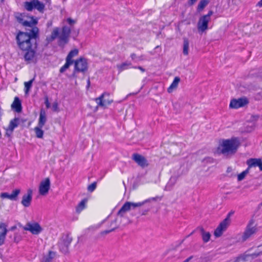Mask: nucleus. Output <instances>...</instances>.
I'll return each instance as SVG.
<instances>
[{
    "mask_svg": "<svg viewBox=\"0 0 262 262\" xmlns=\"http://www.w3.org/2000/svg\"><path fill=\"white\" fill-rule=\"evenodd\" d=\"M38 32L37 27H33L28 32H19L16 37L18 47L23 51L36 48Z\"/></svg>",
    "mask_w": 262,
    "mask_h": 262,
    "instance_id": "f257e3e1",
    "label": "nucleus"
},
{
    "mask_svg": "<svg viewBox=\"0 0 262 262\" xmlns=\"http://www.w3.org/2000/svg\"><path fill=\"white\" fill-rule=\"evenodd\" d=\"M246 164L250 171L252 168L258 167L259 171H262V159L261 158H250L246 161Z\"/></svg>",
    "mask_w": 262,
    "mask_h": 262,
    "instance_id": "9b49d317",
    "label": "nucleus"
},
{
    "mask_svg": "<svg viewBox=\"0 0 262 262\" xmlns=\"http://www.w3.org/2000/svg\"><path fill=\"white\" fill-rule=\"evenodd\" d=\"M13 131H11L9 129V127H8V128L6 129V133L5 134V136H7V137H10L12 134Z\"/></svg>",
    "mask_w": 262,
    "mask_h": 262,
    "instance_id": "37998d69",
    "label": "nucleus"
},
{
    "mask_svg": "<svg viewBox=\"0 0 262 262\" xmlns=\"http://www.w3.org/2000/svg\"><path fill=\"white\" fill-rule=\"evenodd\" d=\"M209 3V0H201L198 5L197 11L200 12L203 10Z\"/></svg>",
    "mask_w": 262,
    "mask_h": 262,
    "instance_id": "cd10ccee",
    "label": "nucleus"
},
{
    "mask_svg": "<svg viewBox=\"0 0 262 262\" xmlns=\"http://www.w3.org/2000/svg\"><path fill=\"white\" fill-rule=\"evenodd\" d=\"M97 183L96 182H93L91 185H90L88 187V190L90 192H93L96 188Z\"/></svg>",
    "mask_w": 262,
    "mask_h": 262,
    "instance_id": "58836bf2",
    "label": "nucleus"
},
{
    "mask_svg": "<svg viewBox=\"0 0 262 262\" xmlns=\"http://www.w3.org/2000/svg\"><path fill=\"white\" fill-rule=\"evenodd\" d=\"M24 230L30 231L33 234H38L42 228L38 223H28L24 228Z\"/></svg>",
    "mask_w": 262,
    "mask_h": 262,
    "instance_id": "dca6fc26",
    "label": "nucleus"
},
{
    "mask_svg": "<svg viewBox=\"0 0 262 262\" xmlns=\"http://www.w3.org/2000/svg\"><path fill=\"white\" fill-rule=\"evenodd\" d=\"M24 7L28 11H32L34 9H36L39 12H43L45 9V5L38 0L25 2L24 3Z\"/></svg>",
    "mask_w": 262,
    "mask_h": 262,
    "instance_id": "423d86ee",
    "label": "nucleus"
},
{
    "mask_svg": "<svg viewBox=\"0 0 262 262\" xmlns=\"http://www.w3.org/2000/svg\"><path fill=\"white\" fill-rule=\"evenodd\" d=\"M177 258L178 259H179V258H180V257H179V256H177Z\"/></svg>",
    "mask_w": 262,
    "mask_h": 262,
    "instance_id": "13d9d810",
    "label": "nucleus"
},
{
    "mask_svg": "<svg viewBox=\"0 0 262 262\" xmlns=\"http://www.w3.org/2000/svg\"><path fill=\"white\" fill-rule=\"evenodd\" d=\"M232 214V212L229 213L227 217L219 224L218 227L214 231V236H215L216 237L221 236L222 235L223 232L226 230L228 225L230 224V220L229 217L230 215Z\"/></svg>",
    "mask_w": 262,
    "mask_h": 262,
    "instance_id": "6e6552de",
    "label": "nucleus"
},
{
    "mask_svg": "<svg viewBox=\"0 0 262 262\" xmlns=\"http://www.w3.org/2000/svg\"><path fill=\"white\" fill-rule=\"evenodd\" d=\"M1 197L3 199H8L11 200L10 195L7 192H3L1 193Z\"/></svg>",
    "mask_w": 262,
    "mask_h": 262,
    "instance_id": "ea45409f",
    "label": "nucleus"
},
{
    "mask_svg": "<svg viewBox=\"0 0 262 262\" xmlns=\"http://www.w3.org/2000/svg\"><path fill=\"white\" fill-rule=\"evenodd\" d=\"M41 128L38 126L34 128L36 136L38 138H42L43 135V131L41 129Z\"/></svg>",
    "mask_w": 262,
    "mask_h": 262,
    "instance_id": "c9c22d12",
    "label": "nucleus"
},
{
    "mask_svg": "<svg viewBox=\"0 0 262 262\" xmlns=\"http://www.w3.org/2000/svg\"><path fill=\"white\" fill-rule=\"evenodd\" d=\"M247 255H241L235 258L234 262L246 261Z\"/></svg>",
    "mask_w": 262,
    "mask_h": 262,
    "instance_id": "4c0bfd02",
    "label": "nucleus"
},
{
    "mask_svg": "<svg viewBox=\"0 0 262 262\" xmlns=\"http://www.w3.org/2000/svg\"><path fill=\"white\" fill-rule=\"evenodd\" d=\"M88 202V199H84L82 200L78 205L76 208V211L77 212H80L85 207V205Z\"/></svg>",
    "mask_w": 262,
    "mask_h": 262,
    "instance_id": "c85d7f7f",
    "label": "nucleus"
},
{
    "mask_svg": "<svg viewBox=\"0 0 262 262\" xmlns=\"http://www.w3.org/2000/svg\"><path fill=\"white\" fill-rule=\"evenodd\" d=\"M198 0H189L188 1V4L189 5H193Z\"/></svg>",
    "mask_w": 262,
    "mask_h": 262,
    "instance_id": "de8ad7c7",
    "label": "nucleus"
},
{
    "mask_svg": "<svg viewBox=\"0 0 262 262\" xmlns=\"http://www.w3.org/2000/svg\"><path fill=\"white\" fill-rule=\"evenodd\" d=\"M200 230L203 242L204 243H207L209 242L211 237L210 233L209 232L205 231L202 227L200 228Z\"/></svg>",
    "mask_w": 262,
    "mask_h": 262,
    "instance_id": "5701e85b",
    "label": "nucleus"
},
{
    "mask_svg": "<svg viewBox=\"0 0 262 262\" xmlns=\"http://www.w3.org/2000/svg\"><path fill=\"white\" fill-rule=\"evenodd\" d=\"M45 104L47 107V108H49L50 107V103L49 102L48 98L47 97L45 99Z\"/></svg>",
    "mask_w": 262,
    "mask_h": 262,
    "instance_id": "49530a36",
    "label": "nucleus"
},
{
    "mask_svg": "<svg viewBox=\"0 0 262 262\" xmlns=\"http://www.w3.org/2000/svg\"><path fill=\"white\" fill-rule=\"evenodd\" d=\"M66 245L69 247L72 241V237L70 233L63 235L60 239Z\"/></svg>",
    "mask_w": 262,
    "mask_h": 262,
    "instance_id": "a878e982",
    "label": "nucleus"
},
{
    "mask_svg": "<svg viewBox=\"0 0 262 262\" xmlns=\"http://www.w3.org/2000/svg\"><path fill=\"white\" fill-rule=\"evenodd\" d=\"M258 231L256 225L253 219H251L247 224L246 229L242 236V242H245L250 237L254 235Z\"/></svg>",
    "mask_w": 262,
    "mask_h": 262,
    "instance_id": "20e7f679",
    "label": "nucleus"
},
{
    "mask_svg": "<svg viewBox=\"0 0 262 262\" xmlns=\"http://www.w3.org/2000/svg\"><path fill=\"white\" fill-rule=\"evenodd\" d=\"M113 230H114V229H112V230H107V231H105V233H109V232H110L111 231H113Z\"/></svg>",
    "mask_w": 262,
    "mask_h": 262,
    "instance_id": "5fc2aeb1",
    "label": "nucleus"
},
{
    "mask_svg": "<svg viewBox=\"0 0 262 262\" xmlns=\"http://www.w3.org/2000/svg\"><path fill=\"white\" fill-rule=\"evenodd\" d=\"M130 57L132 58V60H135L136 58V54H135V53L131 54Z\"/></svg>",
    "mask_w": 262,
    "mask_h": 262,
    "instance_id": "3c124183",
    "label": "nucleus"
},
{
    "mask_svg": "<svg viewBox=\"0 0 262 262\" xmlns=\"http://www.w3.org/2000/svg\"><path fill=\"white\" fill-rule=\"evenodd\" d=\"M213 11L212 10H210L208 12L207 14L204 15L203 16L205 17V18H207V19H208L209 20H210V19H211V18H210L211 16L213 14Z\"/></svg>",
    "mask_w": 262,
    "mask_h": 262,
    "instance_id": "79ce46f5",
    "label": "nucleus"
},
{
    "mask_svg": "<svg viewBox=\"0 0 262 262\" xmlns=\"http://www.w3.org/2000/svg\"><path fill=\"white\" fill-rule=\"evenodd\" d=\"M7 225L4 223H0V246L4 243L6 235L7 233Z\"/></svg>",
    "mask_w": 262,
    "mask_h": 262,
    "instance_id": "a211bd4d",
    "label": "nucleus"
},
{
    "mask_svg": "<svg viewBox=\"0 0 262 262\" xmlns=\"http://www.w3.org/2000/svg\"><path fill=\"white\" fill-rule=\"evenodd\" d=\"M17 21L24 27H28L31 29L33 27H36L35 26L37 24V20L32 17L30 20H26L24 18V16L21 14H18L15 16Z\"/></svg>",
    "mask_w": 262,
    "mask_h": 262,
    "instance_id": "1a4fd4ad",
    "label": "nucleus"
},
{
    "mask_svg": "<svg viewBox=\"0 0 262 262\" xmlns=\"http://www.w3.org/2000/svg\"><path fill=\"white\" fill-rule=\"evenodd\" d=\"M180 81V78L179 77H176L170 86L168 88L167 92L169 93H171L174 89H176L178 87Z\"/></svg>",
    "mask_w": 262,
    "mask_h": 262,
    "instance_id": "b1692460",
    "label": "nucleus"
},
{
    "mask_svg": "<svg viewBox=\"0 0 262 262\" xmlns=\"http://www.w3.org/2000/svg\"><path fill=\"white\" fill-rule=\"evenodd\" d=\"M193 257V256L192 255L189 256L184 260V262H189Z\"/></svg>",
    "mask_w": 262,
    "mask_h": 262,
    "instance_id": "8fccbe9b",
    "label": "nucleus"
},
{
    "mask_svg": "<svg viewBox=\"0 0 262 262\" xmlns=\"http://www.w3.org/2000/svg\"><path fill=\"white\" fill-rule=\"evenodd\" d=\"M34 80V78H33L29 81L25 82V92L26 94H27L31 88Z\"/></svg>",
    "mask_w": 262,
    "mask_h": 262,
    "instance_id": "72a5a7b5",
    "label": "nucleus"
},
{
    "mask_svg": "<svg viewBox=\"0 0 262 262\" xmlns=\"http://www.w3.org/2000/svg\"><path fill=\"white\" fill-rule=\"evenodd\" d=\"M78 54V50L77 49H75L74 50H71L68 54V56L66 57L67 60H69V61L74 62V61L72 58L77 56Z\"/></svg>",
    "mask_w": 262,
    "mask_h": 262,
    "instance_id": "393cba45",
    "label": "nucleus"
},
{
    "mask_svg": "<svg viewBox=\"0 0 262 262\" xmlns=\"http://www.w3.org/2000/svg\"><path fill=\"white\" fill-rule=\"evenodd\" d=\"M47 121L46 113L43 109H41L39 113V118L38 126L42 127Z\"/></svg>",
    "mask_w": 262,
    "mask_h": 262,
    "instance_id": "aec40b11",
    "label": "nucleus"
},
{
    "mask_svg": "<svg viewBox=\"0 0 262 262\" xmlns=\"http://www.w3.org/2000/svg\"><path fill=\"white\" fill-rule=\"evenodd\" d=\"M71 32V28L68 26L62 27L61 31L59 28L55 27L53 29L51 35L47 37L46 39L48 42H51L58 38V46L63 48L69 41Z\"/></svg>",
    "mask_w": 262,
    "mask_h": 262,
    "instance_id": "f03ea898",
    "label": "nucleus"
},
{
    "mask_svg": "<svg viewBox=\"0 0 262 262\" xmlns=\"http://www.w3.org/2000/svg\"><path fill=\"white\" fill-rule=\"evenodd\" d=\"M67 22L71 26L73 25L75 23V21L71 18H68L67 20Z\"/></svg>",
    "mask_w": 262,
    "mask_h": 262,
    "instance_id": "c03bdc74",
    "label": "nucleus"
},
{
    "mask_svg": "<svg viewBox=\"0 0 262 262\" xmlns=\"http://www.w3.org/2000/svg\"><path fill=\"white\" fill-rule=\"evenodd\" d=\"M239 145L240 142L237 137L223 139L220 143L217 151L224 156H231L236 152Z\"/></svg>",
    "mask_w": 262,
    "mask_h": 262,
    "instance_id": "7ed1b4c3",
    "label": "nucleus"
},
{
    "mask_svg": "<svg viewBox=\"0 0 262 262\" xmlns=\"http://www.w3.org/2000/svg\"><path fill=\"white\" fill-rule=\"evenodd\" d=\"M132 66V63L128 62H125L121 64L117 65V68L120 72H122L123 70L127 69L128 67Z\"/></svg>",
    "mask_w": 262,
    "mask_h": 262,
    "instance_id": "c756f323",
    "label": "nucleus"
},
{
    "mask_svg": "<svg viewBox=\"0 0 262 262\" xmlns=\"http://www.w3.org/2000/svg\"><path fill=\"white\" fill-rule=\"evenodd\" d=\"M159 48V46H157V47H156V49H157V48Z\"/></svg>",
    "mask_w": 262,
    "mask_h": 262,
    "instance_id": "052dcab7",
    "label": "nucleus"
},
{
    "mask_svg": "<svg viewBox=\"0 0 262 262\" xmlns=\"http://www.w3.org/2000/svg\"><path fill=\"white\" fill-rule=\"evenodd\" d=\"M90 81H89V80H88V85H90Z\"/></svg>",
    "mask_w": 262,
    "mask_h": 262,
    "instance_id": "4d7b16f0",
    "label": "nucleus"
},
{
    "mask_svg": "<svg viewBox=\"0 0 262 262\" xmlns=\"http://www.w3.org/2000/svg\"><path fill=\"white\" fill-rule=\"evenodd\" d=\"M20 193V190L19 189H16L14 190L12 193L10 194V198L11 200H16L18 195Z\"/></svg>",
    "mask_w": 262,
    "mask_h": 262,
    "instance_id": "e433bc0d",
    "label": "nucleus"
},
{
    "mask_svg": "<svg viewBox=\"0 0 262 262\" xmlns=\"http://www.w3.org/2000/svg\"><path fill=\"white\" fill-rule=\"evenodd\" d=\"M14 241L15 242H17V243L18 242V241H17V238H16V237H14Z\"/></svg>",
    "mask_w": 262,
    "mask_h": 262,
    "instance_id": "6e6d98bb",
    "label": "nucleus"
},
{
    "mask_svg": "<svg viewBox=\"0 0 262 262\" xmlns=\"http://www.w3.org/2000/svg\"><path fill=\"white\" fill-rule=\"evenodd\" d=\"M74 70L73 74L76 73H84L88 70V64L86 59L80 57L74 62Z\"/></svg>",
    "mask_w": 262,
    "mask_h": 262,
    "instance_id": "0eeeda50",
    "label": "nucleus"
},
{
    "mask_svg": "<svg viewBox=\"0 0 262 262\" xmlns=\"http://www.w3.org/2000/svg\"><path fill=\"white\" fill-rule=\"evenodd\" d=\"M146 202V200L144 202L139 203H132L129 202H126L119 210L117 213V215L120 217H123L124 216L125 213L127 211H129L132 208L140 207Z\"/></svg>",
    "mask_w": 262,
    "mask_h": 262,
    "instance_id": "39448f33",
    "label": "nucleus"
},
{
    "mask_svg": "<svg viewBox=\"0 0 262 262\" xmlns=\"http://www.w3.org/2000/svg\"><path fill=\"white\" fill-rule=\"evenodd\" d=\"M256 6L259 7H262V0H260L259 2L257 3L256 4Z\"/></svg>",
    "mask_w": 262,
    "mask_h": 262,
    "instance_id": "603ef678",
    "label": "nucleus"
},
{
    "mask_svg": "<svg viewBox=\"0 0 262 262\" xmlns=\"http://www.w3.org/2000/svg\"><path fill=\"white\" fill-rule=\"evenodd\" d=\"M110 94L107 92H104L99 97L95 99V101L97 103L98 106L106 107V105L111 104L113 100L108 99H104V98L107 96H108Z\"/></svg>",
    "mask_w": 262,
    "mask_h": 262,
    "instance_id": "f8f14e48",
    "label": "nucleus"
},
{
    "mask_svg": "<svg viewBox=\"0 0 262 262\" xmlns=\"http://www.w3.org/2000/svg\"><path fill=\"white\" fill-rule=\"evenodd\" d=\"M249 101L246 97H242L238 99H232L230 103V107L237 109L239 107H244L248 104Z\"/></svg>",
    "mask_w": 262,
    "mask_h": 262,
    "instance_id": "9d476101",
    "label": "nucleus"
},
{
    "mask_svg": "<svg viewBox=\"0 0 262 262\" xmlns=\"http://www.w3.org/2000/svg\"><path fill=\"white\" fill-rule=\"evenodd\" d=\"M16 229V226H13L10 228V230L13 231V230H15Z\"/></svg>",
    "mask_w": 262,
    "mask_h": 262,
    "instance_id": "864d4df0",
    "label": "nucleus"
},
{
    "mask_svg": "<svg viewBox=\"0 0 262 262\" xmlns=\"http://www.w3.org/2000/svg\"><path fill=\"white\" fill-rule=\"evenodd\" d=\"M134 68H137V69H139L140 70H141L142 72H145V69H143L142 67H140V66H139V67H134Z\"/></svg>",
    "mask_w": 262,
    "mask_h": 262,
    "instance_id": "09e8293b",
    "label": "nucleus"
},
{
    "mask_svg": "<svg viewBox=\"0 0 262 262\" xmlns=\"http://www.w3.org/2000/svg\"><path fill=\"white\" fill-rule=\"evenodd\" d=\"M23 122L22 119L19 118L15 117L13 119L11 120L9 123L8 127L9 129L11 131H13L14 129L18 126L20 122Z\"/></svg>",
    "mask_w": 262,
    "mask_h": 262,
    "instance_id": "412c9836",
    "label": "nucleus"
},
{
    "mask_svg": "<svg viewBox=\"0 0 262 262\" xmlns=\"http://www.w3.org/2000/svg\"><path fill=\"white\" fill-rule=\"evenodd\" d=\"M50 188V180L49 178L42 181L39 185V192L40 195H45L48 193Z\"/></svg>",
    "mask_w": 262,
    "mask_h": 262,
    "instance_id": "ddd939ff",
    "label": "nucleus"
},
{
    "mask_svg": "<svg viewBox=\"0 0 262 262\" xmlns=\"http://www.w3.org/2000/svg\"><path fill=\"white\" fill-rule=\"evenodd\" d=\"M210 20L205 18V17L201 16L198 22L197 28L199 32L203 33L208 29V23Z\"/></svg>",
    "mask_w": 262,
    "mask_h": 262,
    "instance_id": "2eb2a0df",
    "label": "nucleus"
},
{
    "mask_svg": "<svg viewBox=\"0 0 262 262\" xmlns=\"http://www.w3.org/2000/svg\"><path fill=\"white\" fill-rule=\"evenodd\" d=\"M66 61L65 64L60 69L59 72L61 73L64 72L73 63V62L69 61L67 59H66Z\"/></svg>",
    "mask_w": 262,
    "mask_h": 262,
    "instance_id": "f704fd0d",
    "label": "nucleus"
},
{
    "mask_svg": "<svg viewBox=\"0 0 262 262\" xmlns=\"http://www.w3.org/2000/svg\"><path fill=\"white\" fill-rule=\"evenodd\" d=\"M55 253L52 251H49L48 254L43 258V262H50L55 256Z\"/></svg>",
    "mask_w": 262,
    "mask_h": 262,
    "instance_id": "2f4dec72",
    "label": "nucleus"
},
{
    "mask_svg": "<svg viewBox=\"0 0 262 262\" xmlns=\"http://www.w3.org/2000/svg\"><path fill=\"white\" fill-rule=\"evenodd\" d=\"M11 107L17 113H20L22 111V106L21 101L19 98L15 97L13 102L11 104Z\"/></svg>",
    "mask_w": 262,
    "mask_h": 262,
    "instance_id": "6ab92c4d",
    "label": "nucleus"
},
{
    "mask_svg": "<svg viewBox=\"0 0 262 262\" xmlns=\"http://www.w3.org/2000/svg\"><path fill=\"white\" fill-rule=\"evenodd\" d=\"M189 49V41L187 39L185 38L183 42V53L184 55H187L188 54Z\"/></svg>",
    "mask_w": 262,
    "mask_h": 262,
    "instance_id": "7c9ffc66",
    "label": "nucleus"
},
{
    "mask_svg": "<svg viewBox=\"0 0 262 262\" xmlns=\"http://www.w3.org/2000/svg\"><path fill=\"white\" fill-rule=\"evenodd\" d=\"M250 172V170H249L248 167H247V168L245 170L243 171L242 172H241L237 176V180L238 181H242L243 179H244L246 176Z\"/></svg>",
    "mask_w": 262,
    "mask_h": 262,
    "instance_id": "473e14b6",
    "label": "nucleus"
},
{
    "mask_svg": "<svg viewBox=\"0 0 262 262\" xmlns=\"http://www.w3.org/2000/svg\"><path fill=\"white\" fill-rule=\"evenodd\" d=\"M192 234H193V232H191V233L190 234V235H192Z\"/></svg>",
    "mask_w": 262,
    "mask_h": 262,
    "instance_id": "bf43d9fd",
    "label": "nucleus"
},
{
    "mask_svg": "<svg viewBox=\"0 0 262 262\" xmlns=\"http://www.w3.org/2000/svg\"><path fill=\"white\" fill-rule=\"evenodd\" d=\"M32 199V191L31 189H29L27 191V193L24 194L21 200L22 205L26 207H29Z\"/></svg>",
    "mask_w": 262,
    "mask_h": 262,
    "instance_id": "f3484780",
    "label": "nucleus"
},
{
    "mask_svg": "<svg viewBox=\"0 0 262 262\" xmlns=\"http://www.w3.org/2000/svg\"><path fill=\"white\" fill-rule=\"evenodd\" d=\"M52 110L54 112H58V104L57 102H55L52 104Z\"/></svg>",
    "mask_w": 262,
    "mask_h": 262,
    "instance_id": "a19ab883",
    "label": "nucleus"
},
{
    "mask_svg": "<svg viewBox=\"0 0 262 262\" xmlns=\"http://www.w3.org/2000/svg\"><path fill=\"white\" fill-rule=\"evenodd\" d=\"M262 255V251L258 252V253H254L251 254V256L254 258L259 256V255Z\"/></svg>",
    "mask_w": 262,
    "mask_h": 262,
    "instance_id": "a18cd8bd",
    "label": "nucleus"
},
{
    "mask_svg": "<svg viewBox=\"0 0 262 262\" xmlns=\"http://www.w3.org/2000/svg\"><path fill=\"white\" fill-rule=\"evenodd\" d=\"M183 262H184V261Z\"/></svg>",
    "mask_w": 262,
    "mask_h": 262,
    "instance_id": "e2e57ef3",
    "label": "nucleus"
},
{
    "mask_svg": "<svg viewBox=\"0 0 262 262\" xmlns=\"http://www.w3.org/2000/svg\"><path fill=\"white\" fill-rule=\"evenodd\" d=\"M4 0H1L2 2H3Z\"/></svg>",
    "mask_w": 262,
    "mask_h": 262,
    "instance_id": "680f3d73",
    "label": "nucleus"
},
{
    "mask_svg": "<svg viewBox=\"0 0 262 262\" xmlns=\"http://www.w3.org/2000/svg\"><path fill=\"white\" fill-rule=\"evenodd\" d=\"M58 247L60 251L66 254L69 251V246L66 245L64 243H63L61 239L58 242Z\"/></svg>",
    "mask_w": 262,
    "mask_h": 262,
    "instance_id": "bb28decb",
    "label": "nucleus"
},
{
    "mask_svg": "<svg viewBox=\"0 0 262 262\" xmlns=\"http://www.w3.org/2000/svg\"><path fill=\"white\" fill-rule=\"evenodd\" d=\"M133 160L142 168H144L148 166V163L146 158L138 154H134L132 156Z\"/></svg>",
    "mask_w": 262,
    "mask_h": 262,
    "instance_id": "4468645a",
    "label": "nucleus"
},
{
    "mask_svg": "<svg viewBox=\"0 0 262 262\" xmlns=\"http://www.w3.org/2000/svg\"><path fill=\"white\" fill-rule=\"evenodd\" d=\"M35 48H31V49L26 50V53L24 55V58L27 61H30L32 60L35 54V51H34Z\"/></svg>",
    "mask_w": 262,
    "mask_h": 262,
    "instance_id": "4be33fe9",
    "label": "nucleus"
}]
</instances>
